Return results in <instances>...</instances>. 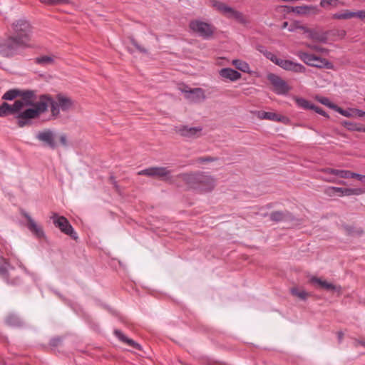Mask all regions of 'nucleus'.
<instances>
[{"label":"nucleus","instance_id":"nucleus-28","mask_svg":"<svg viewBox=\"0 0 365 365\" xmlns=\"http://www.w3.org/2000/svg\"><path fill=\"white\" fill-rule=\"evenodd\" d=\"M200 173H187L182 175V179L187 182H207L205 180L202 179Z\"/></svg>","mask_w":365,"mask_h":365},{"label":"nucleus","instance_id":"nucleus-53","mask_svg":"<svg viewBox=\"0 0 365 365\" xmlns=\"http://www.w3.org/2000/svg\"><path fill=\"white\" fill-rule=\"evenodd\" d=\"M220 74L222 77L225 78H228V67L223 68L222 69H221V71H220Z\"/></svg>","mask_w":365,"mask_h":365},{"label":"nucleus","instance_id":"nucleus-46","mask_svg":"<svg viewBox=\"0 0 365 365\" xmlns=\"http://www.w3.org/2000/svg\"><path fill=\"white\" fill-rule=\"evenodd\" d=\"M241 78V73L230 68V81H235Z\"/></svg>","mask_w":365,"mask_h":365},{"label":"nucleus","instance_id":"nucleus-49","mask_svg":"<svg viewBox=\"0 0 365 365\" xmlns=\"http://www.w3.org/2000/svg\"><path fill=\"white\" fill-rule=\"evenodd\" d=\"M313 110H314L317 113L326 117L327 118H329V115H328V113L319 106L314 105Z\"/></svg>","mask_w":365,"mask_h":365},{"label":"nucleus","instance_id":"nucleus-37","mask_svg":"<svg viewBox=\"0 0 365 365\" xmlns=\"http://www.w3.org/2000/svg\"><path fill=\"white\" fill-rule=\"evenodd\" d=\"M344 3L339 0H321L320 6L327 9L329 6L333 7H338L339 5H343Z\"/></svg>","mask_w":365,"mask_h":365},{"label":"nucleus","instance_id":"nucleus-1","mask_svg":"<svg viewBox=\"0 0 365 365\" xmlns=\"http://www.w3.org/2000/svg\"><path fill=\"white\" fill-rule=\"evenodd\" d=\"M48 109V105L46 101H38L35 106L29 108L21 112H19L16 115L18 125L21 128L29 124L31 120L38 118L41 113L46 112Z\"/></svg>","mask_w":365,"mask_h":365},{"label":"nucleus","instance_id":"nucleus-29","mask_svg":"<svg viewBox=\"0 0 365 365\" xmlns=\"http://www.w3.org/2000/svg\"><path fill=\"white\" fill-rule=\"evenodd\" d=\"M57 102L63 111L68 110L72 106L73 103L71 98L65 97L62 95L57 96Z\"/></svg>","mask_w":365,"mask_h":365},{"label":"nucleus","instance_id":"nucleus-17","mask_svg":"<svg viewBox=\"0 0 365 365\" xmlns=\"http://www.w3.org/2000/svg\"><path fill=\"white\" fill-rule=\"evenodd\" d=\"M329 173L333 174L340 178H353L361 182H364V180H365V175L353 173L350 170H338V169H329Z\"/></svg>","mask_w":365,"mask_h":365},{"label":"nucleus","instance_id":"nucleus-25","mask_svg":"<svg viewBox=\"0 0 365 365\" xmlns=\"http://www.w3.org/2000/svg\"><path fill=\"white\" fill-rule=\"evenodd\" d=\"M230 18H233L237 23L244 26L250 23L248 19L242 13L235 11L231 7H230Z\"/></svg>","mask_w":365,"mask_h":365},{"label":"nucleus","instance_id":"nucleus-19","mask_svg":"<svg viewBox=\"0 0 365 365\" xmlns=\"http://www.w3.org/2000/svg\"><path fill=\"white\" fill-rule=\"evenodd\" d=\"M309 282L312 284L316 285L317 287L322 288L327 291L340 292L341 290V287L340 286L334 285L332 283L322 280V279L317 277H312L309 279Z\"/></svg>","mask_w":365,"mask_h":365},{"label":"nucleus","instance_id":"nucleus-32","mask_svg":"<svg viewBox=\"0 0 365 365\" xmlns=\"http://www.w3.org/2000/svg\"><path fill=\"white\" fill-rule=\"evenodd\" d=\"M210 3L219 12L223 14H228V5L226 4L217 0H210Z\"/></svg>","mask_w":365,"mask_h":365},{"label":"nucleus","instance_id":"nucleus-24","mask_svg":"<svg viewBox=\"0 0 365 365\" xmlns=\"http://www.w3.org/2000/svg\"><path fill=\"white\" fill-rule=\"evenodd\" d=\"M329 31L319 32L316 30L312 29L308 37L312 40L321 42L327 43Z\"/></svg>","mask_w":365,"mask_h":365},{"label":"nucleus","instance_id":"nucleus-14","mask_svg":"<svg viewBox=\"0 0 365 365\" xmlns=\"http://www.w3.org/2000/svg\"><path fill=\"white\" fill-rule=\"evenodd\" d=\"M257 117L260 119H266L274 122H280L284 125H289L291 123V120L288 117L274 112H267L263 110L259 111Z\"/></svg>","mask_w":365,"mask_h":365},{"label":"nucleus","instance_id":"nucleus-16","mask_svg":"<svg viewBox=\"0 0 365 365\" xmlns=\"http://www.w3.org/2000/svg\"><path fill=\"white\" fill-rule=\"evenodd\" d=\"M185 98L191 102H200L205 99L204 91L200 88L182 89Z\"/></svg>","mask_w":365,"mask_h":365},{"label":"nucleus","instance_id":"nucleus-15","mask_svg":"<svg viewBox=\"0 0 365 365\" xmlns=\"http://www.w3.org/2000/svg\"><path fill=\"white\" fill-rule=\"evenodd\" d=\"M363 190L361 188L356 189H350V188H343V187H330L327 189V192L329 195H336V196H344V195H358L363 192Z\"/></svg>","mask_w":365,"mask_h":365},{"label":"nucleus","instance_id":"nucleus-33","mask_svg":"<svg viewBox=\"0 0 365 365\" xmlns=\"http://www.w3.org/2000/svg\"><path fill=\"white\" fill-rule=\"evenodd\" d=\"M288 215H289V212L288 211H275L270 214L269 217L272 221L278 222L285 220Z\"/></svg>","mask_w":365,"mask_h":365},{"label":"nucleus","instance_id":"nucleus-39","mask_svg":"<svg viewBox=\"0 0 365 365\" xmlns=\"http://www.w3.org/2000/svg\"><path fill=\"white\" fill-rule=\"evenodd\" d=\"M63 337L57 336L51 338L49 341V346L52 349L61 346L63 344Z\"/></svg>","mask_w":365,"mask_h":365},{"label":"nucleus","instance_id":"nucleus-64","mask_svg":"<svg viewBox=\"0 0 365 365\" xmlns=\"http://www.w3.org/2000/svg\"><path fill=\"white\" fill-rule=\"evenodd\" d=\"M338 182L343 183V182H344V181H342V180H340V181H339Z\"/></svg>","mask_w":365,"mask_h":365},{"label":"nucleus","instance_id":"nucleus-42","mask_svg":"<svg viewBox=\"0 0 365 365\" xmlns=\"http://www.w3.org/2000/svg\"><path fill=\"white\" fill-rule=\"evenodd\" d=\"M317 100L322 104L329 107V108L334 109L336 104L331 103L327 97H317Z\"/></svg>","mask_w":365,"mask_h":365},{"label":"nucleus","instance_id":"nucleus-47","mask_svg":"<svg viewBox=\"0 0 365 365\" xmlns=\"http://www.w3.org/2000/svg\"><path fill=\"white\" fill-rule=\"evenodd\" d=\"M295 28L296 29H300L301 31H302L304 34H307L308 36L309 35L312 29H309L308 27H307L306 26H304V25H302L300 24L299 22H295Z\"/></svg>","mask_w":365,"mask_h":365},{"label":"nucleus","instance_id":"nucleus-51","mask_svg":"<svg viewBox=\"0 0 365 365\" xmlns=\"http://www.w3.org/2000/svg\"><path fill=\"white\" fill-rule=\"evenodd\" d=\"M354 17L359 18L361 20H365V10L354 11Z\"/></svg>","mask_w":365,"mask_h":365},{"label":"nucleus","instance_id":"nucleus-55","mask_svg":"<svg viewBox=\"0 0 365 365\" xmlns=\"http://www.w3.org/2000/svg\"><path fill=\"white\" fill-rule=\"evenodd\" d=\"M353 112L359 117H364L365 118V111L361 110L355 109Z\"/></svg>","mask_w":365,"mask_h":365},{"label":"nucleus","instance_id":"nucleus-18","mask_svg":"<svg viewBox=\"0 0 365 365\" xmlns=\"http://www.w3.org/2000/svg\"><path fill=\"white\" fill-rule=\"evenodd\" d=\"M202 128L198 127H189L187 125H180L176 127V131L183 137L188 138H195L200 136V132Z\"/></svg>","mask_w":365,"mask_h":365},{"label":"nucleus","instance_id":"nucleus-59","mask_svg":"<svg viewBox=\"0 0 365 365\" xmlns=\"http://www.w3.org/2000/svg\"><path fill=\"white\" fill-rule=\"evenodd\" d=\"M113 185H114V187H115V190H116L117 192H118V189H119L118 184L115 183V184H113Z\"/></svg>","mask_w":365,"mask_h":365},{"label":"nucleus","instance_id":"nucleus-30","mask_svg":"<svg viewBox=\"0 0 365 365\" xmlns=\"http://www.w3.org/2000/svg\"><path fill=\"white\" fill-rule=\"evenodd\" d=\"M191 188L194 189L199 193H207L211 192L214 189V184H192Z\"/></svg>","mask_w":365,"mask_h":365},{"label":"nucleus","instance_id":"nucleus-38","mask_svg":"<svg viewBox=\"0 0 365 365\" xmlns=\"http://www.w3.org/2000/svg\"><path fill=\"white\" fill-rule=\"evenodd\" d=\"M341 125L351 131H359L361 125V124L347 120H343Z\"/></svg>","mask_w":365,"mask_h":365},{"label":"nucleus","instance_id":"nucleus-60","mask_svg":"<svg viewBox=\"0 0 365 365\" xmlns=\"http://www.w3.org/2000/svg\"><path fill=\"white\" fill-rule=\"evenodd\" d=\"M288 26V22L284 21L282 24V28L284 29Z\"/></svg>","mask_w":365,"mask_h":365},{"label":"nucleus","instance_id":"nucleus-45","mask_svg":"<svg viewBox=\"0 0 365 365\" xmlns=\"http://www.w3.org/2000/svg\"><path fill=\"white\" fill-rule=\"evenodd\" d=\"M41 3L51 5L56 4H69V0H40Z\"/></svg>","mask_w":365,"mask_h":365},{"label":"nucleus","instance_id":"nucleus-26","mask_svg":"<svg viewBox=\"0 0 365 365\" xmlns=\"http://www.w3.org/2000/svg\"><path fill=\"white\" fill-rule=\"evenodd\" d=\"M0 259L3 262V263L0 264V276L6 280L11 274V273L9 272V268L10 267L13 271H14L15 269L10 265L8 259L2 257H0Z\"/></svg>","mask_w":365,"mask_h":365},{"label":"nucleus","instance_id":"nucleus-10","mask_svg":"<svg viewBox=\"0 0 365 365\" xmlns=\"http://www.w3.org/2000/svg\"><path fill=\"white\" fill-rule=\"evenodd\" d=\"M22 108L23 103L21 101H16L13 105H10L6 102H3L0 105V117L4 118L9 115L18 114Z\"/></svg>","mask_w":365,"mask_h":365},{"label":"nucleus","instance_id":"nucleus-54","mask_svg":"<svg viewBox=\"0 0 365 365\" xmlns=\"http://www.w3.org/2000/svg\"><path fill=\"white\" fill-rule=\"evenodd\" d=\"M59 140L62 145L66 146L67 145V137L65 134H61L59 137Z\"/></svg>","mask_w":365,"mask_h":365},{"label":"nucleus","instance_id":"nucleus-57","mask_svg":"<svg viewBox=\"0 0 365 365\" xmlns=\"http://www.w3.org/2000/svg\"><path fill=\"white\" fill-rule=\"evenodd\" d=\"M343 336H344V334L342 331H338L337 332V336H338V340H339V342L340 343L343 339Z\"/></svg>","mask_w":365,"mask_h":365},{"label":"nucleus","instance_id":"nucleus-36","mask_svg":"<svg viewBox=\"0 0 365 365\" xmlns=\"http://www.w3.org/2000/svg\"><path fill=\"white\" fill-rule=\"evenodd\" d=\"M20 89L14 88L7 91L2 96V99L5 101H12L16 97H19Z\"/></svg>","mask_w":365,"mask_h":365},{"label":"nucleus","instance_id":"nucleus-27","mask_svg":"<svg viewBox=\"0 0 365 365\" xmlns=\"http://www.w3.org/2000/svg\"><path fill=\"white\" fill-rule=\"evenodd\" d=\"M232 65L235 68L243 73H251L250 65L246 62L240 59H235L232 61Z\"/></svg>","mask_w":365,"mask_h":365},{"label":"nucleus","instance_id":"nucleus-12","mask_svg":"<svg viewBox=\"0 0 365 365\" xmlns=\"http://www.w3.org/2000/svg\"><path fill=\"white\" fill-rule=\"evenodd\" d=\"M55 136L56 135L54 131L51 129H45L38 132L36 138L50 148L54 149L56 147V143L54 140Z\"/></svg>","mask_w":365,"mask_h":365},{"label":"nucleus","instance_id":"nucleus-50","mask_svg":"<svg viewBox=\"0 0 365 365\" xmlns=\"http://www.w3.org/2000/svg\"><path fill=\"white\" fill-rule=\"evenodd\" d=\"M214 160L215 158L212 157H200L197 160V161L200 163L212 162Z\"/></svg>","mask_w":365,"mask_h":365},{"label":"nucleus","instance_id":"nucleus-8","mask_svg":"<svg viewBox=\"0 0 365 365\" xmlns=\"http://www.w3.org/2000/svg\"><path fill=\"white\" fill-rule=\"evenodd\" d=\"M267 78L272 85L273 91L277 95H286L289 91L290 88L287 82L277 74L268 73Z\"/></svg>","mask_w":365,"mask_h":365},{"label":"nucleus","instance_id":"nucleus-20","mask_svg":"<svg viewBox=\"0 0 365 365\" xmlns=\"http://www.w3.org/2000/svg\"><path fill=\"white\" fill-rule=\"evenodd\" d=\"M6 325L14 328H23L25 326L24 320L16 313H10L5 318Z\"/></svg>","mask_w":365,"mask_h":365},{"label":"nucleus","instance_id":"nucleus-7","mask_svg":"<svg viewBox=\"0 0 365 365\" xmlns=\"http://www.w3.org/2000/svg\"><path fill=\"white\" fill-rule=\"evenodd\" d=\"M51 218L54 225L58 227L63 233L68 235L75 240L78 238L77 233L75 232L72 225L66 217L64 216H59L58 214L54 213Z\"/></svg>","mask_w":365,"mask_h":365},{"label":"nucleus","instance_id":"nucleus-3","mask_svg":"<svg viewBox=\"0 0 365 365\" xmlns=\"http://www.w3.org/2000/svg\"><path fill=\"white\" fill-rule=\"evenodd\" d=\"M28 46L29 44L11 36L0 43V53L5 57L12 56L16 54L21 48Z\"/></svg>","mask_w":365,"mask_h":365},{"label":"nucleus","instance_id":"nucleus-58","mask_svg":"<svg viewBox=\"0 0 365 365\" xmlns=\"http://www.w3.org/2000/svg\"><path fill=\"white\" fill-rule=\"evenodd\" d=\"M295 29H297L295 28V23L289 28V31H294Z\"/></svg>","mask_w":365,"mask_h":365},{"label":"nucleus","instance_id":"nucleus-41","mask_svg":"<svg viewBox=\"0 0 365 365\" xmlns=\"http://www.w3.org/2000/svg\"><path fill=\"white\" fill-rule=\"evenodd\" d=\"M291 293L303 300H305L308 296L307 292L304 290H299L297 288H292L291 289Z\"/></svg>","mask_w":365,"mask_h":365},{"label":"nucleus","instance_id":"nucleus-56","mask_svg":"<svg viewBox=\"0 0 365 365\" xmlns=\"http://www.w3.org/2000/svg\"><path fill=\"white\" fill-rule=\"evenodd\" d=\"M257 51L262 53L264 56L266 52H269V51H267V48L263 46H258Z\"/></svg>","mask_w":365,"mask_h":365},{"label":"nucleus","instance_id":"nucleus-40","mask_svg":"<svg viewBox=\"0 0 365 365\" xmlns=\"http://www.w3.org/2000/svg\"><path fill=\"white\" fill-rule=\"evenodd\" d=\"M6 282L8 284L12 285V286H19L22 284V279L19 276H14L11 273L10 277H8V279H6Z\"/></svg>","mask_w":365,"mask_h":365},{"label":"nucleus","instance_id":"nucleus-31","mask_svg":"<svg viewBox=\"0 0 365 365\" xmlns=\"http://www.w3.org/2000/svg\"><path fill=\"white\" fill-rule=\"evenodd\" d=\"M354 17V11L349 10H343L341 12L335 13L332 14L331 18L333 19L341 20V19H349Z\"/></svg>","mask_w":365,"mask_h":365},{"label":"nucleus","instance_id":"nucleus-11","mask_svg":"<svg viewBox=\"0 0 365 365\" xmlns=\"http://www.w3.org/2000/svg\"><path fill=\"white\" fill-rule=\"evenodd\" d=\"M19 97L21 98L19 101L22 102L23 108L24 106H35V104L37 103L36 101L39 99L37 91L34 90L20 89Z\"/></svg>","mask_w":365,"mask_h":365},{"label":"nucleus","instance_id":"nucleus-9","mask_svg":"<svg viewBox=\"0 0 365 365\" xmlns=\"http://www.w3.org/2000/svg\"><path fill=\"white\" fill-rule=\"evenodd\" d=\"M190 28L194 32L204 38H208L212 35V30L210 24L200 21H192L190 24Z\"/></svg>","mask_w":365,"mask_h":365},{"label":"nucleus","instance_id":"nucleus-48","mask_svg":"<svg viewBox=\"0 0 365 365\" xmlns=\"http://www.w3.org/2000/svg\"><path fill=\"white\" fill-rule=\"evenodd\" d=\"M307 46L309 48L312 50H314L318 52L324 53L327 52V49L325 48H322L319 46L314 45V44H307Z\"/></svg>","mask_w":365,"mask_h":365},{"label":"nucleus","instance_id":"nucleus-21","mask_svg":"<svg viewBox=\"0 0 365 365\" xmlns=\"http://www.w3.org/2000/svg\"><path fill=\"white\" fill-rule=\"evenodd\" d=\"M114 334L121 342L126 344L127 345H128L129 346L132 347L134 349L138 351L142 350V346L140 344H139L132 339L128 338L120 330H114Z\"/></svg>","mask_w":365,"mask_h":365},{"label":"nucleus","instance_id":"nucleus-5","mask_svg":"<svg viewBox=\"0 0 365 365\" xmlns=\"http://www.w3.org/2000/svg\"><path fill=\"white\" fill-rule=\"evenodd\" d=\"M140 175H147L163 181L173 180V172L167 167H150L138 173Z\"/></svg>","mask_w":365,"mask_h":365},{"label":"nucleus","instance_id":"nucleus-63","mask_svg":"<svg viewBox=\"0 0 365 365\" xmlns=\"http://www.w3.org/2000/svg\"><path fill=\"white\" fill-rule=\"evenodd\" d=\"M360 344H361L362 346H365V341H361V342H360Z\"/></svg>","mask_w":365,"mask_h":365},{"label":"nucleus","instance_id":"nucleus-4","mask_svg":"<svg viewBox=\"0 0 365 365\" xmlns=\"http://www.w3.org/2000/svg\"><path fill=\"white\" fill-rule=\"evenodd\" d=\"M297 56L309 66L327 69H332L334 68L331 62L314 54L300 51L297 53Z\"/></svg>","mask_w":365,"mask_h":365},{"label":"nucleus","instance_id":"nucleus-62","mask_svg":"<svg viewBox=\"0 0 365 365\" xmlns=\"http://www.w3.org/2000/svg\"><path fill=\"white\" fill-rule=\"evenodd\" d=\"M359 132H364L365 133V126L363 127L362 125H361L360 130Z\"/></svg>","mask_w":365,"mask_h":365},{"label":"nucleus","instance_id":"nucleus-13","mask_svg":"<svg viewBox=\"0 0 365 365\" xmlns=\"http://www.w3.org/2000/svg\"><path fill=\"white\" fill-rule=\"evenodd\" d=\"M21 213L22 216L26 219L27 227L33 233V235H34L38 239L45 237V233L43 230V228L35 222L29 214L24 210H22Z\"/></svg>","mask_w":365,"mask_h":365},{"label":"nucleus","instance_id":"nucleus-23","mask_svg":"<svg viewBox=\"0 0 365 365\" xmlns=\"http://www.w3.org/2000/svg\"><path fill=\"white\" fill-rule=\"evenodd\" d=\"M288 11H292L299 15H305L309 13L311 10L315 9L316 6H284Z\"/></svg>","mask_w":365,"mask_h":365},{"label":"nucleus","instance_id":"nucleus-35","mask_svg":"<svg viewBox=\"0 0 365 365\" xmlns=\"http://www.w3.org/2000/svg\"><path fill=\"white\" fill-rule=\"evenodd\" d=\"M297 106L305 110H313L314 104L303 98H297L295 100Z\"/></svg>","mask_w":365,"mask_h":365},{"label":"nucleus","instance_id":"nucleus-2","mask_svg":"<svg viewBox=\"0 0 365 365\" xmlns=\"http://www.w3.org/2000/svg\"><path fill=\"white\" fill-rule=\"evenodd\" d=\"M264 56L284 70L297 73H304L307 71V68L302 64L290 60L279 58L271 51L266 52Z\"/></svg>","mask_w":365,"mask_h":365},{"label":"nucleus","instance_id":"nucleus-6","mask_svg":"<svg viewBox=\"0 0 365 365\" xmlns=\"http://www.w3.org/2000/svg\"><path fill=\"white\" fill-rule=\"evenodd\" d=\"M12 28L14 30L13 36L29 44L31 34V26L29 21L25 19L17 20L13 23Z\"/></svg>","mask_w":365,"mask_h":365},{"label":"nucleus","instance_id":"nucleus-52","mask_svg":"<svg viewBox=\"0 0 365 365\" xmlns=\"http://www.w3.org/2000/svg\"><path fill=\"white\" fill-rule=\"evenodd\" d=\"M132 43L133 45L138 50L140 51L141 53H146L148 52V51L141 47L135 40H132Z\"/></svg>","mask_w":365,"mask_h":365},{"label":"nucleus","instance_id":"nucleus-34","mask_svg":"<svg viewBox=\"0 0 365 365\" xmlns=\"http://www.w3.org/2000/svg\"><path fill=\"white\" fill-rule=\"evenodd\" d=\"M34 61L36 64L45 66L47 65L52 64L54 61V59L52 56H41L36 57L34 59Z\"/></svg>","mask_w":365,"mask_h":365},{"label":"nucleus","instance_id":"nucleus-43","mask_svg":"<svg viewBox=\"0 0 365 365\" xmlns=\"http://www.w3.org/2000/svg\"><path fill=\"white\" fill-rule=\"evenodd\" d=\"M335 111L338 112L341 115L345 117H351L353 116V110H344L337 105L335 106V108L334 109Z\"/></svg>","mask_w":365,"mask_h":365},{"label":"nucleus","instance_id":"nucleus-61","mask_svg":"<svg viewBox=\"0 0 365 365\" xmlns=\"http://www.w3.org/2000/svg\"><path fill=\"white\" fill-rule=\"evenodd\" d=\"M359 132H364L365 133V126L363 127L362 125H361L360 130Z\"/></svg>","mask_w":365,"mask_h":365},{"label":"nucleus","instance_id":"nucleus-44","mask_svg":"<svg viewBox=\"0 0 365 365\" xmlns=\"http://www.w3.org/2000/svg\"><path fill=\"white\" fill-rule=\"evenodd\" d=\"M329 35H333L337 36L339 38L342 39L345 38L346 35V32L345 30L343 29H334V30H330Z\"/></svg>","mask_w":365,"mask_h":365},{"label":"nucleus","instance_id":"nucleus-22","mask_svg":"<svg viewBox=\"0 0 365 365\" xmlns=\"http://www.w3.org/2000/svg\"><path fill=\"white\" fill-rule=\"evenodd\" d=\"M39 101H46L48 106H51V111L53 115L56 116L59 114L61 108L58 106V103L53 101L48 95H41L39 96Z\"/></svg>","mask_w":365,"mask_h":365}]
</instances>
